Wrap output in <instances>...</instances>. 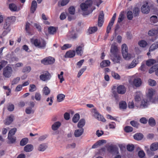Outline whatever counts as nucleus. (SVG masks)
Returning <instances> with one entry per match:
<instances>
[{
  "label": "nucleus",
  "instance_id": "1",
  "mask_svg": "<svg viewBox=\"0 0 158 158\" xmlns=\"http://www.w3.org/2000/svg\"><path fill=\"white\" fill-rule=\"evenodd\" d=\"M91 0H87L80 5V8L83 15H88L91 13L92 10L90 9V7L92 4Z\"/></svg>",
  "mask_w": 158,
  "mask_h": 158
},
{
  "label": "nucleus",
  "instance_id": "2",
  "mask_svg": "<svg viewBox=\"0 0 158 158\" xmlns=\"http://www.w3.org/2000/svg\"><path fill=\"white\" fill-rule=\"evenodd\" d=\"M15 19V17L14 16L9 17L6 18L3 26L4 31L2 34V36L6 35L10 31V24L14 23Z\"/></svg>",
  "mask_w": 158,
  "mask_h": 158
},
{
  "label": "nucleus",
  "instance_id": "3",
  "mask_svg": "<svg viewBox=\"0 0 158 158\" xmlns=\"http://www.w3.org/2000/svg\"><path fill=\"white\" fill-rule=\"evenodd\" d=\"M121 50L123 56L125 60H129L132 57L131 54L128 53V47L126 44L122 45Z\"/></svg>",
  "mask_w": 158,
  "mask_h": 158
},
{
  "label": "nucleus",
  "instance_id": "4",
  "mask_svg": "<svg viewBox=\"0 0 158 158\" xmlns=\"http://www.w3.org/2000/svg\"><path fill=\"white\" fill-rule=\"evenodd\" d=\"M31 42L35 47L39 48L44 49L46 46V43L43 39H32L31 40Z\"/></svg>",
  "mask_w": 158,
  "mask_h": 158
},
{
  "label": "nucleus",
  "instance_id": "5",
  "mask_svg": "<svg viewBox=\"0 0 158 158\" xmlns=\"http://www.w3.org/2000/svg\"><path fill=\"white\" fill-rule=\"evenodd\" d=\"M156 93V90L152 88H149L146 91V97L148 98L149 100H152V101L155 100V98L152 99V98L154 95Z\"/></svg>",
  "mask_w": 158,
  "mask_h": 158
},
{
  "label": "nucleus",
  "instance_id": "6",
  "mask_svg": "<svg viewBox=\"0 0 158 158\" xmlns=\"http://www.w3.org/2000/svg\"><path fill=\"white\" fill-rule=\"evenodd\" d=\"M51 78L50 74L48 71H44L40 76V79L44 81H47Z\"/></svg>",
  "mask_w": 158,
  "mask_h": 158
},
{
  "label": "nucleus",
  "instance_id": "7",
  "mask_svg": "<svg viewBox=\"0 0 158 158\" xmlns=\"http://www.w3.org/2000/svg\"><path fill=\"white\" fill-rule=\"evenodd\" d=\"M91 111L93 115L98 120L102 121L103 122H106V120L105 119L98 113L95 109L94 108L92 109Z\"/></svg>",
  "mask_w": 158,
  "mask_h": 158
},
{
  "label": "nucleus",
  "instance_id": "8",
  "mask_svg": "<svg viewBox=\"0 0 158 158\" xmlns=\"http://www.w3.org/2000/svg\"><path fill=\"white\" fill-rule=\"evenodd\" d=\"M13 70L11 67L6 66L3 69V74L6 78L10 77L12 74Z\"/></svg>",
  "mask_w": 158,
  "mask_h": 158
},
{
  "label": "nucleus",
  "instance_id": "9",
  "mask_svg": "<svg viewBox=\"0 0 158 158\" xmlns=\"http://www.w3.org/2000/svg\"><path fill=\"white\" fill-rule=\"evenodd\" d=\"M151 101L152 102V100H149L147 97L146 98H143L141 102L140 108L144 109L148 107L149 105V102Z\"/></svg>",
  "mask_w": 158,
  "mask_h": 158
},
{
  "label": "nucleus",
  "instance_id": "10",
  "mask_svg": "<svg viewBox=\"0 0 158 158\" xmlns=\"http://www.w3.org/2000/svg\"><path fill=\"white\" fill-rule=\"evenodd\" d=\"M54 62L55 59L54 58L51 56L46 57L41 61V63L45 65L52 64H53Z\"/></svg>",
  "mask_w": 158,
  "mask_h": 158
},
{
  "label": "nucleus",
  "instance_id": "11",
  "mask_svg": "<svg viewBox=\"0 0 158 158\" xmlns=\"http://www.w3.org/2000/svg\"><path fill=\"white\" fill-rule=\"evenodd\" d=\"M139 63L138 59H134L130 64H127L125 65V68L127 69L133 68L135 67Z\"/></svg>",
  "mask_w": 158,
  "mask_h": 158
},
{
  "label": "nucleus",
  "instance_id": "12",
  "mask_svg": "<svg viewBox=\"0 0 158 158\" xmlns=\"http://www.w3.org/2000/svg\"><path fill=\"white\" fill-rule=\"evenodd\" d=\"M111 56L115 55L118 54V49L117 46L114 44H112L110 50Z\"/></svg>",
  "mask_w": 158,
  "mask_h": 158
},
{
  "label": "nucleus",
  "instance_id": "13",
  "mask_svg": "<svg viewBox=\"0 0 158 158\" xmlns=\"http://www.w3.org/2000/svg\"><path fill=\"white\" fill-rule=\"evenodd\" d=\"M116 16V13H115L114 14V15L111 19L110 21L109 22L108 25L107 27L106 32L107 33H109L110 32L111 27L113 26L114 22Z\"/></svg>",
  "mask_w": 158,
  "mask_h": 158
},
{
  "label": "nucleus",
  "instance_id": "14",
  "mask_svg": "<svg viewBox=\"0 0 158 158\" xmlns=\"http://www.w3.org/2000/svg\"><path fill=\"white\" fill-rule=\"evenodd\" d=\"M111 59L114 63H120L122 57L119 54L111 56Z\"/></svg>",
  "mask_w": 158,
  "mask_h": 158
},
{
  "label": "nucleus",
  "instance_id": "15",
  "mask_svg": "<svg viewBox=\"0 0 158 158\" xmlns=\"http://www.w3.org/2000/svg\"><path fill=\"white\" fill-rule=\"evenodd\" d=\"M69 39H76L77 35L76 33L75 30H72L69 31L67 35Z\"/></svg>",
  "mask_w": 158,
  "mask_h": 158
},
{
  "label": "nucleus",
  "instance_id": "16",
  "mask_svg": "<svg viewBox=\"0 0 158 158\" xmlns=\"http://www.w3.org/2000/svg\"><path fill=\"white\" fill-rule=\"evenodd\" d=\"M141 10L142 12L144 14H147L149 12L150 7L148 2L145 3L142 6Z\"/></svg>",
  "mask_w": 158,
  "mask_h": 158
},
{
  "label": "nucleus",
  "instance_id": "17",
  "mask_svg": "<svg viewBox=\"0 0 158 158\" xmlns=\"http://www.w3.org/2000/svg\"><path fill=\"white\" fill-rule=\"evenodd\" d=\"M84 45L83 44L80 46H77L76 49V52L77 55L81 56L83 52Z\"/></svg>",
  "mask_w": 158,
  "mask_h": 158
},
{
  "label": "nucleus",
  "instance_id": "18",
  "mask_svg": "<svg viewBox=\"0 0 158 158\" xmlns=\"http://www.w3.org/2000/svg\"><path fill=\"white\" fill-rule=\"evenodd\" d=\"M104 14L102 11L101 12L98 19V25L99 27H101L103 23Z\"/></svg>",
  "mask_w": 158,
  "mask_h": 158
},
{
  "label": "nucleus",
  "instance_id": "19",
  "mask_svg": "<svg viewBox=\"0 0 158 158\" xmlns=\"http://www.w3.org/2000/svg\"><path fill=\"white\" fill-rule=\"evenodd\" d=\"M117 91L119 94H123L126 92V88L124 85H120L117 87Z\"/></svg>",
  "mask_w": 158,
  "mask_h": 158
},
{
  "label": "nucleus",
  "instance_id": "20",
  "mask_svg": "<svg viewBox=\"0 0 158 158\" xmlns=\"http://www.w3.org/2000/svg\"><path fill=\"white\" fill-rule=\"evenodd\" d=\"M141 80L139 78L136 77L134 80L133 84L136 87L140 86L141 85Z\"/></svg>",
  "mask_w": 158,
  "mask_h": 158
},
{
  "label": "nucleus",
  "instance_id": "21",
  "mask_svg": "<svg viewBox=\"0 0 158 158\" xmlns=\"http://www.w3.org/2000/svg\"><path fill=\"white\" fill-rule=\"evenodd\" d=\"M148 34L150 36H154L156 39L158 37V29L156 30H151L149 31Z\"/></svg>",
  "mask_w": 158,
  "mask_h": 158
},
{
  "label": "nucleus",
  "instance_id": "22",
  "mask_svg": "<svg viewBox=\"0 0 158 158\" xmlns=\"http://www.w3.org/2000/svg\"><path fill=\"white\" fill-rule=\"evenodd\" d=\"M75 55V52L73 50H70L68 51L65 55V58H72Z\"/></svg>",
  "mask_w": 158,
  "mask_h": 158
},
{
  "label": "nucleus",
  "instance_id": "23",
  "mask_svg": "<svg viewBox=\"0 0 158 158\" xmlns=\"http://www.w3.org/2000/svg\"><path fill=\"white\" fill-rule=\"evenodd\" d=\"M84 132V129L83 128H80L79 129H77L75 131L74 135L76 137H79Z\"/></svg>",
  "mask_w": 158,
  "mask_h": 158
},
{
  "label": "nucleus",
  "instance_id": "24",
  "mask_svg": "<svg viewBox=\"0 0 158 158\" xmlns=\"http://www.w3.org/2000/svg\"><path fill=\"white\" fill-rule=\"evenodd\" d=\"M37 7V3L36 1H33L31 3V12L32 13H34L36 10Z\"/></svg>",
  "mask_w": 158,
  "mask_h": 158
},
{
  "label": "nucleus",
  "instance_id": "25",
  "mask_svg": "<svg viewBox=\"0 0 158 158\" xmlns=\"http://www.w3.org/2000/svg\"><path fill=\"white\" fill-rule=\"evenodd\" d=\"M143 97V95L140 92H137L135 96V102L139 101Z\"/></svg>",
  "mask_w": 158,
  "mask_h": 158
},
{
  "label": "nucleus",
  "instance_id": "26",
  "mask_svg": "<svg viewBox=\"0 0 158 158\" xmlns=\"http://www.w3.org/2000/svg\"><path fill=\"white\" fill-rule=\"evenodd\" d=\"M14 116L11 115L8 117L5 121V124L6 125H9L13 121Z\"/></svg>",
  "mask_w": 158,
  "mask_h": 158
},
{
  "label": "nucleus",
  "instance_id": "27",
  "mask_svg": "<svg viewBox=\"0 0 158 158\" xmlns=\"http://www.w3.org/2000/svg\"><path fill=\"white\" fill-rule=\"evenodd\" d=\"M47 147L46 144L45 143H42L38 146V150L40 151L43 152L46 149Z\"/></svg>",
  "mask_w": 158,
  "mask_h": 158
},
{
  "label": "nucleus",
  "instance_id": "28",
  "mask_svg": "<svg viewBox=\"0 0 158 158\" xmlns=\"http://www.w3.org/2000/svg\"><path fill=\"white\" fill-rule=\"evenodd\" d=\"M10 9L12 11H19V9L18 8L16 5L14 3H11L9 5Z\"/></svg>",
  "mask_w": 158,
  "mask_h": 158
},
{
  "label": "nucleus",
  "instance_id": "29",
  "mask_svg": "<svg viewBox=\"0 0 158 158\" xmlns=\"http://www.w3.org/2000/svg\"><path fill=\"white\" fill-rule=\"evenodd\" d=\"M33 149V146L31 144H27L25 146L24 148V151L27 152H31Z\"/></svg>",
  "mask_w": 158,
  "mask_h": 158
},
{
  "label": "nucleus",
  "instance_id": "30",
  "mask_svg": "<svg viewBox=\"0 0 158 158\" xmlns=\"http://www.w3.org/2000/svg\"><path fill=\"white\" fill-rule=\"evenodd\" d=\"M158 62V61H156L155 59H150L146 61V64L148 66H150Z\"/></svg>",
  "mask_w": 158,
  "mask_h": 158
},
{
  "label": "nucleus",
  "instance_id": "31",
  "mask_svg": "<svg viewBox=\"0 0 158 158\" xmlns=\"http://www.w3.org/2000/svg\"><path fill=\"white\" fill-rule=\"evenodd\" d=\"M150 149L152 151H156L158 149V143L155 142L152 143L150 146Z\"/></svg>",
  "mask_w": 158,
  "mask_h": 158
},
{
  "label": "nucleus",
  "instance_id": "32",
  "mask_svg": "<svg viewBox=\"0 0 158 158\" xmlns=\"http://www.w3.org/2000/svg\"><path fill=\"white\" fill-rule=\"evenodd\" d=\"M61 125V123L59 122H56L52 125V129L54 131L57 130Z\"/></svg>",
  "mask_w": 158,
  "mask_h": 158
},
{
  "label": "nucleus",
  "instance_id": "33",
  "mask_svg": "<svg viewBox=\"0 0 158 158\" xmlns=\"http://www.w3.org/2000/svg\"><path fill=\"white\" fill-rule=\"evenodd\" d=\"M110 62L108 60H105L103 61L100 64L101 66L102 67H105L109 66L110 64Z\"/></svg>",
  "mask_w": 158,
  "mask_h": 158
},
{
  "label": "nucleus",
  "instance_id": "34",
  "mask_svg": "<svg viewBox=\"0 0 158 158\" xmlns=\"http://www.w3.org/2000/svg\"><path fill=\"white\" fill-rule=\"evenodd\" d=\"M158 48V41L154 43L150 47L149 51H152Z\"/></svg>",
  "mask_w": 158,
  "mask_h": 158
},
{
  "label": "nucleus",
  "instance_id": "35",
  "mask_svg": "<svg viewBox=\"0 0 158 158\" xmlns=\"http://www.w3.org/2000/svg\"><path fill=\"white\" fill-rule=\"evenodd\" d=\"M119 106L120 109H126L127 107V104L126 102L122 101L119 102Z\"/></svg>",
  "mask_w": 158,
  "mask_h": 158
},
{
  "label": "nucleus",
  "instance_id": "36",
  "mask_svg": "<svg viewBox=\"0 0 158 158\" xmlns=\"http://www.w3.org/2000/svg\"><path fill=\"white\" fill-rule=\"evenodd\" d=\"M143 135L142 134L138 133L135 134L134 135V138L136 140H141L143 138Z\"/></svg>",
  "mask_w": 158,
  "mask_h": 158
},
{
  "label": "nucleus",
  "instance_id": "37",
  "mask_svg": "<svg viewBox=\"0 0 158 158\" xmlns=\"http://www.w3.org/2000/svg\"><path fill=\"white\" fill-rule=\"evenodd\" d=\"M85 124V120L84 119H81L77 124V127L80 128H83Z\"/></svg>",
  "mask_w": 158,
  "mask_h": 158
},
{
  "label": "nucleus",
  "instance_id": "38",
  "mask_svg": "<svg viewBox=\"0 0 158 158\" xmlns=\"http://www.w3.org/2000/svg\"><path fill=\"white\" fill-rule=\"evenodd\" d=\"M65 97V95L63 94H58L57 96V101L58 102L62 101L64 100Z\"/></svg>",
  "mask_w": 158,
  "mask_h": 158
},
{
  "label": "nucleus",
  "instance_id": "39",
  "mask_svg": "<svg viewBox=\"0 0 158 158\" xmlns=\"http://www.w3.org/2000/svg\"><path fill=\"white\" fill-rule=\"evenodd\" d=\"M31 69V68L30 66H25L23 68L22 72L23 73H28L30 72Z\"/></svg>",
  "mask_w": 158,
  "mask_h": 158
},
{
  "label": "nucleus",
  "instance_id": "40",
  "mask_svg": "<svg viewBox=\"0 0 158 158\" xmlns=\"http://www.w3.org/2000/svg\"><path fill=\"white\" fill-rule=\"evenodd\" d=\"M148 123L151 127L155 126L156 124L155 120L153 118H150L148 120Z\"/></svg>",
  "mask_w": 158,
  "mask_h": 158
},
{
  "label": "nucleus",
  "instance_id": "41",
  "mask_svg": "<svg viewBox=\"0 0 158 158\" xmlns=\"http://www.w3.org/2000/svg\"><path fill=\"white\" fill-rule=\"evenodd\" d=\"M98 30L97 27L94 26L89 27L88 29V31L89 34H91L95 33Z\"/></svg>",
  "mask_w": 158,
  "mask_h": 158
},
{
  "label": "nucleus",
  "instance_id": "42",
  "mask_svg": "<svg viewBox=\"0 0 158 158\" xmlns=\"http://www.w3.org/2000/svg\"><path fill=\"white\" fill-rule=\"evenodd\" d=\"M138 44L141 47L144 48L148 45V43L144 40H141L139 42Z\"/></svg>",
  "mask_w": 158,
  "mask_h": 158
},
{
  "label": "nucleus",
  "instance_id": "43",
  "mask_svg": "<svg viewBox=\"0 0 158 158\" xmlns=\"http://www.w3.org/2000/svg\"><path fill=\"white\" fill-rule=\"evenodd\" d=\"M43 94L46 95H48L50 92V90L49 88L47 86L44 87L43 89Z\"/></svg>",
  "mask_w": 158,
  "mask_h": 158
},
{
  "label": "nucleus",
  "instance_id": "44",
  "mask_svg": "<svg viewBox=\"0 0 158 158\" xmlns=\"http://www.w3.org/2000/svg\"><path fill=\"white\" fill-rule=\"evenodd\" d=\"M79 119L80 115L78 113L74 115L73 118V121L74 123H77L78 122Z\"/></svg>",
  "mask_w": 158,
  "mask_h": 158
},
{
  "label": "nucleus",
  "instance_id": "45",
  "mask_svg": "<svg viewBox=\"0 0 158 158\" xmlns=\"http://www.w3.org/2000/svg\"><path fill=\"white\" fill-rule=\"evenodd\" d=\"M28 141V139L27 138H24L21 140L20 145L22 146H23L27 143Z\"/></svg>",
  "mask_w": 158,
  "mask_h": 158
},
{
  "label": "nucleus",
  "instance_id": "46",
  "mask_svg": "<svg viewBox=\"0 0 158 158\" xmlns=\"http://www.w3.org/2000/svg\"><path fill=\"white\" fill-rule=\"evenodd\" d=\"M34 111L31 107L27 108L25 110V112L27 114H33L34 113Z\"/></svg>",
  "mask_w": 158,
  "mask_h": 158
},
{
  "label": "nucleus",
  "instance_id": "47",
  "mask_svg": "<svg viewBox=\"0 0 158 158\" xmlns=\"http://www.w3.org/2000/svg\"><path fill=\"white\" fill-rule=\"evenodd\" d=\"M42 96L40 93L38 92L35 93V99L37 101H39L41 99Z\"/></svg>",
  "mask_w": 158,
  "mask_h": 158
},
{
  "label": "nucleus",
  "instance_id": "48",
  "mask_svg": "<svg viewBox=\"0 0 158 158\" xmlns=\"http://www.w3.org/2000/svg\"><path fill=\"white\" fill-rule=\"evenodd\" d=\"M63 74L64 72L63 71H61L60 72V74L58 75V77L60 80V83H62L64 80V78L63 77Z\"/></svg>",
  "mask_w": 158,
  "mask_h": 158
},
{
  "label": "nucleus",
  "instance_id": "49",
  "mask_svg": "<svg viewBox=\"0 0 158 158\" xmlns=\"http://www.w3.org/2000/svg\"><path fill=\"white\" fill-rule=\"evenodd\" d=\"M36 86L34 84H31L29 86V91L31 92L35 91L36 90Z\"/></svg>",
  "mask_w": 158,
  "mask_h": 158
},
{
  "label": "nucleus",
  "instance_id": "50",
  "mask_svg": "<svg viewBox=\"0 0 158 158\" xmlns=\"http://www.w3.org/2000/svg\"><path fill=\"white\" fill-rule=\"evenodd\" d=\"M8 138L9 141V142L10 143H14L16 140V138L15 137L12 136H8Z\"/></svg>",
  "mask_w": 158,
  "mask_h": 158
},
{
  "label": "nucleus",
  "instance_id": "51",
  "mask_svg": "<svg viewBox=\"0 0 158 158\" xmlns=\"http://www.w3.org/2000/svg\"><path fill=\"white\" fill-rule=\"evenodd\" d=\"M49 33L51 34H53L55 33L56 31L55 27H51L48 28V29Z\"/></svg>",
  "mask_w": 158,
  "mask_h": 158
},
{
  "label": "nucleus",
  "instance_id": "52",
  "mask_svg": "<svg viewBox=\"0 0 158 158\" xmlns=\"http://www.w3.org/2000/svg\"><path fill=\"white\" fill-rule=\"evenodd\" d=\"M111 74L112 77L116 79L119 80L120 79V77L119 75L114 72H112Z\"/></svg>",
  "mask_w": 158,
  "mask_h": 158
},
{
  "label": "nucleus",
  "instance_id": "53",
  "mask_svg": "<svg viewBox=\"0 0 158 158\" xmlns=\"http://www.w3.org/2000/svg\"><path fill=\"white\" fill-rule=\"evenodd\" d=\"M124 14L123 12H121L120 13L118 19V22L120 23L124 19Z\"/></svg>",
  "mask_w": 158,
  "mask_h": 158
},
{
  "label": "nucleus",
  "instance_id": "54",
  "mask_svg": "<svg viewBox=\"0 0 158 158\" xmlns=\"http://www.w3.org/2000/svg\"><path fill=\"white\" fill-rule=\"evenodd\" d=\"M69 12L70 14L74 15L75 13V7L73 6H70L69 8Z\"/></svg>",
  "mask_w": 158,
  "mask_h": 158
},
{
  "label": "nucleus",
  "instance_id": "55",
  "mask_svg": "<svg viewBox=\"0 0 158 158\" xmlns=\"http://www.w3.org/2000/svg\"><path fill=\"white\" fill-rule=\"evenodd\" d=\"M17 129L16 128H13L10 130L8 134V136H12L15 134Z\"/></svg>",
  "mask_w": 158,
  "mask_h": 158
},
{
  "label": "nucleus",
  "instance_id": "56",
  "mask_svg": "<svg viewBox=\"0 0 158 158\" xmlns=\"http://www.w3.org/2000/svg\"><path fill=\"white\" fill-rule=\"evenodd\" d=\"M72 46V45L71 44H65L61 47V49L62 50H66L68 48H70Z\"/></svg>",
  "mask_w": 158,
  "mask_h": 158
},
{
  "label": "nucleus",
  "instance_id": "57",
  "mask_svg": "<svg viewBox=\"0 0 158 158\" xmlns=\"http://www.w3.org/2000/svg\"><path fill=\"white\" fill-rule=\"evenodd\" d=\"M20 80L19 77H18L14 79L11 82V85H14L17 84Z\"/></svg>",
  "mask_w": 158,
  "mask_h": 158
},
{
  "label": "nucleus",
  "instance_id": "58",
  "mask_svg": "<svg viewBox=\"0 0 158 158\" xmlns=\"http://www.w3.org/2000/svg\"><path fill=\"white\" fill-rule=\"evenodd\" d=\"M139 69L142 72H144L147 70L146 66L144 63H142L141 66L139 68Z\"/></svg>",
  "mask_w": 158,
  "mask_h": 158
},
{
  "label": "nucleus",
  "instance_id": "59",
  "mask_svg": "<svg viewBox=\"0 0 158 158\" xmlns=\"http://www.w3.org/2000/svg\"><path fill=\"white\" fill-rule=\"evenodd\" d=\"M127 17L129 20H131L133 17L132 12L131 11H128L127 13Z\"/></svg>",
  "mask_w": 158,
  "mask_h": 158
},
{
  "label": "nucleus",
  "instance_id": "60",
  "mask_svg": "<svg viewBox=\"0 0 158 158\" xmlns=\"http://www.w3.org/2000/svg\"><path fill=\"white\" fill-rule=\"evenodd\" d=\"M7 63V62L5 60H2L0 62V70Z\"/></svg>",
  "mask_w": 158,
  "mask_h": 158
},
{
  "label": "nucleus",
  "instance_id": "61",
  "mask_svg": "<svg viewBox=\"0 0 158 158\" xmlns=\"http://www.w3.org/2000/svg\"><path fill=\"white\" fill-rule=\"evenodd\" d=\"M133 128L130 126H126L124 128V130L126 132H130L132 131Z\"/></svg>",
  "mask_w": 158,
  "mask_h": 158
},
{
  "label": "nucleus",
  "instance_id": "62",
  "mask_svg": "<svg viewBox=\"0 0 158 158\" xmlns=\"http://www.w3.org/2000/svg\"><path fill=\"white\" fill-rule=\"evenodd\" d=\"M150 20L152 22L155 23L157 22V18L156 16H152L150 18Z\"/></svg>",
  "mask_w": 158,
  "mask_h": 158
},
{
  "label": "nucleus",
  "instance_id": "63",
  "mask_svg": "<svg viewBox=\"0 0 158 158\" xmlns=\"http://www.w3.org/2000/svg\"><path fill=\"white\" fill-rule=\"evenodd\" d=\"M128 106L129 109H133L135 107L134 102L133 101L129 102L128 103Z\"/></svg>",
  "mask_w": 158,
  "mask_h": 158
},
{
  "label": "nucleus",
  "instance_id": "64",
  "mask_svg": "<svg viewBox=\"0 0 158 158\" xmlns=\"http://www.w3.org/2000/svg\"><path fill=\"white\" fill-rule=\"evenodd\" d=\"M148 83L149 85L152 86H155L156 85V81L152 79H149L148 80Z\"/></svg>",
  "mask_w": 158,
  "mask_h": 158
}]
</instances>
